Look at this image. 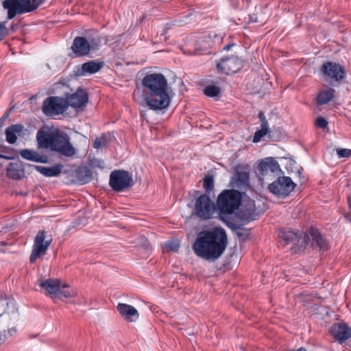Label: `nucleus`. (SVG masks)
I'll list each match as a JSON object with an SVG mask.
<instances>
[{"instance_id": "24", "label": "nucleus", "mask_w": 351, "mask_h": 351, "mask_svg": "<svg viewBox=\"0 0 351 351\" xmlns=\"http://www.w3.org/2000/svg\"><path fill=\"white\" fill-rule=\"evenodd\" d=\"M309 234L311 237V246L314 248H319L321 250H326L328 249V243L326 239L319 234L316 228H311L309 230Z\"/></svg>"}, {"instance_id": "23", "label": "nucleus", "mask_w": 351, "mask_h": 351, "mask_svg": "<svg viewBox=\"0 0 351 351\" xmlns=\"http://www.w3.org/2000/svg\"><path fill=\"white\" fill-rule=\"evenodd\" d=\"M19 154L23 158L27 160L40 163H47L48 162V158L46 155H41L38 152L33 149H21L19 151Z\"/></svg>"}, {"instance_id": "5", "label": "nucleus", "mask_w": 351, "mask_h": 351, "mask_svg": "<svg viewBox=\"0 0 351 351\" xmlns=\"http://www.w3.org/2000/svg\"><path fill=\"white\" fill-rule=\"evenodd\" d=\"M45 0H5L3 7L8 10V19L36 10Z\"/></svg>"}, {"instance_id": "28", "label": "nucleus", "mask_w": 351, "mask_h": 351, "mask_svg": "<svg viewBox=\"0 0 351 351\" xmlns=\"http://www.w3.org/2000/svg\"><path fill=\"white\" fill-rule=\"evenodd\" d=\"M335 93L332 88L321 90L317 96V104L322 106L328 104L335 97Z\"/></svg>"}, {"instance_id": "30", "label": "nucleus", "mask_w": 351, "mask_h": 351, "mask_svg": "<svg viewBox=\"0 0 351 351\" xmlns=\"http://www.w3.org/2000/svg\"><path fill=\"white\" fill-rule=\"evenodd\" d=\"M75 178L80 184H86L92 180V172L87 167H82L75 171Z\"/></svg>"}, {"instance_id": "12", "label": "nucleus", "mask_w": 351, "mask_h": 351, "mask_svg": "<svg viewBox=\"0 0 351 351\" xmlns=\"http://www.w3.org/2000/svg\"><path fill=\"white\" fill-rule=\"evenodd\" d=\"M68 108L65 99L59 97H49L43 101V112L47 116H54L63 114Z\"/></svg>"}, {"instance_id": "39", "label": "nucleus", "mask_w": 351, "mask_h": 351, "mask_svg": "<svg viewBox=\"0 0 351 351\" xmlns=\"http://www.w3.org/2000/svg\"><path fill=\"white\" fill-rule=\"evenodd\" d=\"M6 34L5 27L0 23V41L3 40Z\"/></svg>"}, {"instance_id": "4", "label": "nucleus", "mask_w": 351, "mask_h": 351, "mask_svg": "<svg viewBox=\"0 0 351 351\" xmlns=\"http://www.w3.org/2000/svg\"><path fill=\"white\" fill-rule=\"evenodd\" d=\"M242 195L239 191L224 189L217 198V208L221 218L232 215L241 204Z\"/></svg>"}, {"instance_id": "1", "label": "nucleus", "mask_w": 351, "mask_h": 351, "mask_svg": "<svg viewBox=\"0 0 351 351\" xmlns=\"http://www.w3.org/2000/svg\"><path fill=\"white\" fill-rule=\"evenodd\" d=\"M141 90L142 98L150 110H164L170 104L167 80L162 73H147L143 77L141 88L137 86L133 93L136 101L141 99Z\"/></svg>"}, {"instance_id": "35", "label": "nucleus", "mask_w": 351, "mask_h": 351, "mask_svg": "<svg viewBox=\"0 0 351 351\" xmlns=\"http://www.w3.org/2000/svg\"><path fill=\"white\" fill-rule=\"evenodd\" d=\"M339 158H349L351 156V149L346 148H338L336 150Z\"/></svg>"}, {"instance_id": "3", "label": "nucleus", "mask_w": 351, "mask_h": 351, "mask_svg": "<svg viewBox=\"0 0 351 351\" xmlns=\"http://www.w3.org/2000/svg\"><path fill=\"white\" fill-rule=\"evenodd\" d=\"M36 140L40 148L50 149L66 157L75 154V149L71 144L69 136L58 130H39Z\"/></svg>"}, {"instance_id": "45", "label": "nucleus", "mask_w": 351, "mask_h": 351, "mask_svg": "<svg viewBox=\"0 0 351 351\" xmlns=\"http://www.w3.org/2000/svg\"><path fill=\"white\" fill-rule=\"evenodd\" d=\"M237 235H238V236H241V235H242V234H241V233H239V232H238V233H237Z\"/></svg>"}, {"instance_id": "19", "label": "nucleus", "mask_w": 351, "mask_h": 351, "mask_svg": "<svg viewBox=\"0 0 351 351\" xmlns=\"http://www.w3.org/2000/svg\"><path fill=\"white\" fill-rule=\"evenodd\" d=\"M104 66L102 61L90 60L82 64L75 71L77 76H84L87 74H94L100 71Z\"/></svg>"}, {"instance_id": "34", "label": "nucleus", "mask_w": 351, "mask_h": 351, "mask_svg": "<svg viewBox=\"0 0 351 351\" xmlns=\"http://www.w3.org/2000/svg\"><path fill=\"white\" fill-rule=\"evenodd\" d=\"M267 133H269V132L265 130H258L254 135L253 137V142L254 143H258L261 141V138L265 136Z\"/></svg>"}, {"instance_id": "29", "label": "nucleus", "mask_w": 351, "mask_h": 351, "mask_svg": "<svg viewBox=\"0 0 351 351\" xmlns=\"http://www.w3.org/2000/svg\"><path fill=\"white\" fill-rule=\"evenodd\" d=\"M182 50L184 53H187L189 55L200 54L197 42L191 36L187 38L186 42L182 47Z\"/></svg>"}, {"instance_id": "21", "label": "nucleus", "mask_w": 351, "mask_h": 351, "mask_svg": "<svg viewBox=\"0 0 351 351\" xmlns=\"http://www.w3.org/2000/svg\"><path fill=\"white\" fill-rule=\"evenodd\" d=\"M244 202L245 204L242 206L239 211V218L245 222L256 220L257 215L256 213L255 202L249 199Z\"/></svg>"}, {"instance_id": "7", "label": "nucleus", "mask_w": 351, "mask_h": 351, "mask_svg": "<svg viewBox=\"0 0 351 351\" xmlns=\"http://www.w3.org/2000/svg\"><path fill=\"white\" fill-rule=\"evenodd\" d=\"M99 37L77 36L74 38L71 49L75 57L88 56L90 51H97L99 47Z\"/></svg>"}, {"instance_id": "41", "label": "nucleus", "mask_w": 351, "mask_h": 351, "mask_svg": "<svg viewBox=\"0 0 351 351\" xmlns=\"http://www.w3.org/2000/svg\"><path fill=\"white\" fill-rule=\"evenodd\" d=\"M258 119H260L261 122V121H267L266 117H265V114H264L263 112H260L258 113Z\"/></svg>"}, {"instance_id": "33", "label": "nucleus", "mask_w": 351, "mask_h": 351, "mask_svg": "<svg viewBox=\"0 0 351 351\" xmlns=\"http://www.w3.org/2000/svg\"><path fill=\"white\" fill-rule=\"evenodd\" d=\"M110 138V135L109 134H104L100 138H97L93 143V147L99 149L106 147L108 143Z\"/></svg>"}, {"instance_id": "6", "label": "nucleus", "mask_w": 351, "mask_h": 351, "mask_svg": "<svg viewBox=\"0 0 351 351\" xmlns=\"http://www.w3.org/2000/svg\"><path fill=\"white\" fill-rule=\"evenodd\" d=\"M280 237L285 245L292 244V254L304 251L310 243L309 235L300 230H283L280 231Z\"/></svg>"}, {"instance_id": "38", "label": "nucleus", "mask_w": 351, "mask_h": 351, "mask_svg": "<svg viewBox=\"0 0 351 351\" xmlns=\"http://www.w3.org/2000/svg\"><path fill=\"white\" fill-rule=\"evenodd\" d=\"M75 295L74 292L70 291L69 290H62L61 288L60 289L58 295L59 298H71Z\"/></svg>"}, {"instance_id": "14", "label": "nucleus", "mask_w": 351, "mask_h": 351, "mask_svg": "<svg viewBox=\"0 0 351 351\" xmlns=\"http://www.w3.org/2000/svg\"><path fill=\"white\" fill-rule=\"evenodd\" d=\"M259 180L263 181L265 179L271 180L275 173L280 171L278 162L272 157L265 158L262 160L257 166Z\"/></svg>"}, {"instance_id": "25", "label": "nucleus", "mask_w": 351, "mask_h": 351, "mask_svg": "<svg viewBox=\"0 0 351 351\" xmlns=\"http://www.w3.org/2000/svg\"><path fill=\"white\" fill-rule=\"evenodd\" d=\"M39 286L45 289L49 294L57 295L60 288L67 287V285H61L59 280L47 279L39 283Z\"/></svg>"}, {"instance_id": "18", "label": "nucleus", "mask_w": 351, "mask_h": 351, "mask_svg": "<svg viewBox=\"0 0 351 351\" xmlns=\"http://www.w3.org/2000/svg\"><path fill=\"white\" fill-rule=\"evenodd\" d=\"M235 187L243 189L250 184L249 167L247 166H237L233 178Z\"/></svg>"}, {"instance_id": "42", "label": "nucleus", "mask_w": 351, "mask_h": 351, "mask_svg": "<svg viewBox=\"0 0 351 351\" xmlns=\"http://www.w3.org/2000/svg\"><path fill=\"white\" fill-rule=\"evenodd\" d=\"M16 330L15 328H12L11 329L9 330V333L10 335H12L14 333H16Z\"/></svg>"}, {"instance_id": "31", "label": "nucleus", "mask_w": 351, "mask_h": 351, "mask_svg": "<svg viewBox=\"0 0 351 351\" xmlns=\"http://www.w3.org/2000/svg\"><path fill=\"white\" fill-rule=\"evenodd\" d=\"M215 180L213 176L207 175L203 178V187L206 193L210 194L214 189Z\"/></svg>"}, {"instance_id": "27", "label": "nucleus", "mask_w": 351, "mask_h": 351, "mask_svg": "<svg viewBox=\"0 0 351 351\" xmlns=\"http://www.w3.org/2000/svg\"><path fill=\"white\" fill-rule=\"evenodd\" d=\"M63 166L58 164L52 167L35 166V169L46 177H55L61 173Z\"/></svg>"}, {"instance_id": "17", "label": "nucleus", "mask_w": 351, "mask_h": 351, "mask_svg": "<svg viewBox=\"0 0 351 351\" xmlns=\"http://www.w3.org/2000/svg\"><path fill=\"white\" fill-rule=\"evenodd\" d=\"M65 100L68 103V106L80 110L86 106L88 101V95L84 89L79 88L75 93L68 96Z\"/></svg>"}, {"instance_id": "44", "label": "nucleus", "mask_w": 351, "mask_h": 351, "mask_svg": "<svg viewBox=\"0 0 351 351\" xmlns=\"http://www.w3.org/2000/svg\"><path fill=\"white\" fill-rule=\"evenodd\" d=\"M0 158H6L5 156L0 154Z\"/></svg>"}, {"instance_id": "20", "label": "nucleus", "mask_w": 351, "mask_h": 351, "mask_svg": "<svg viewBox=\"0 0 351 351\" xmlns=\"http://www.w3.org/2000/svg\"><path fill=\"white\" fill-rule=\"evenodd\" d=\"M117 309L121 317L127 322H135L139 317L136 308L130 304L119 303Z\"/></svg>"}, {"instance_id": "8", "label": "nucleus", "mask_w": 351, "mask_h": 351, "mask_svg": "<svg viewBox=\"0 0 351 351\" xmlns=\"http://www.w3.org/2000/svg\"><path fill=\"white\" fill-rule=\"evenodd\" d=\"M216 206L208 194H202L195 201L193 213L200 219L207 220L212 217Z\"/></svg>"}, {"instance_id": "46", "label": "nucleus", "mask_w": 351, "mask_h": 351, "mask_svg": "<svg viewBox=\"0 0 351 351\" xmlns=\"http://www.w3.org/2000/svg\"><path fill=\"white\" fill-rule=\"evenodd\" d=\"M3 121V118L0 119V121Z\"/></svg>"}, {"instance_id": "11", "label": "nucleus", "mask_w": 351, "mask_h": 351, "mask_svg": "<svg viewBox=\"0 0 351 351\" xmlns=\"http://www.w3.org/2000/svg\"><path fill=\"white\" fill-rule=\"evenodd\" d=\"M109 185L115 191H123L133 185L132 178L126 171L115 170L110 173Z\"/></svg>"}, {"instance_id": "37", "label": "nucleus", "mask_w": 351, "mask_h": 351, "mask_svg": "<svg viewBox=\"0 0 351 351\" xmlns=\"http://www.w3.org/2000/svg\"><path fill=\"white\" fill-rule=\"evenodd\" d=\"M165 246L173 252H177L180 247V245L176 241H169L166 243Z\"/></svg>"}, {"instance_id": "32", "label": "nucleus", "mask_w": 351, "mask_h": 351, "mask_svg": "<svg viewBox=\"0 0 351 351\" xmlns=\"http://www.w3.org/2000/svg\"><path fill=\"white\" fill-rule=\"evenodd\" d=\"M204 93L210 97H219L221 94V88L214 85L207 86L204 88Z\"/></svg>"}, {"instance_id": "10", "label": "nucleus", "mask_w": 351, "mask_h": 351, "mask_svg": "<svg viewBox=\"0 0 351 351\" xmlns=\"http://www.w3.org/2000/svg\"><path fill=\"white\" fill-rule=\"evenodd\" d=\"M245 65V60L236 56H227L217 62V69L221 73L230 75L240 71Z\"/></svg>"}, {"instance_id": "36", "label": "nucleus", "mask_w": 351, "mask_h": 351, "mask_svg": "<svg viewBox=\"0 0 351 351\" xmlns=\"http://www.w3.org/2000/svg\"><path fill=\"white\" fill-rule=\"evenodd\" d=\"M316 127L324 129L328 126V121L323 117H318L315 122Z\"/></svg>"}, {"instance_id": "26", "label": "nucleus", "mask_w": 351, "mask_h": 351, "mask_svg": "<svg viewBox=\"0 0 351 351\" xmlns=\"http://www.w3.org/2000/svg\"><path fill=\"white\" fill-rule=\"evenodd\" d=\"M24 129L21 124H14L7 128L5 132L6 141L10 144H14L17 140L16 134L20 135Z\"/></svg>"}, {"instance_id": "13", "label": "nucleus", "mask_w": 351, "mask_h": 351, "mask_svg": "<svg viewBox=\"0 0 351 351\" xmlns=\"http://www.w3.org/2000/svg\"><path fill=\"white\" fill-rule=\"evenodd\" d=\"M52 241L51 239H46V232L39 230L34 239L32 251L29 256L31 263H34L38 258L44 256Z\"/></svg>"}, {"instance_id": "9", "label": "nucleus", "mask_w": 351, "mask_h": 351, "mask_svg": "<svg viewBox=\"0 0 351 351\" xmlns=\"http://www.w3.org/2000/svg\"><path fill=\"white\" fill-rule=\"evenodd\" d=\"M295 184L287 176L278 178L268 185L270 193L279 198H286L293 191Z\"/></svg>"}, {"instance_id": "40", "label": "nucleus", "mask_w": 351, "mask_h": 351, "mask_svg": "<svg viewBox=\"0 0 351 351\" xmlns=\"http://www.w3.org/2000/svg\"><path fill=\"white\" fill-rule=\"evenodd\" d=\"M261 129L265 130L270 132L267 121H261Z\"/></svg>"}, {"instance_id": "15", "label": "nucleus", "mask_w": 351, "mask_h": 351, "mask_svg": "<svg viewBox=\"0 0 351 351\" xmlns=\"http://www.w3.org/2000/svg\"><path fill=\"white\" fill-rule=\"evenodd\" d=\"M322 74L326 78L339 82L346 76L343 67L339 63L327 61L320 67Z\"/></svg>"}, {"instance_id": "22", "label": "nucleus", "mask_w": 351, "mask_h": 351, "mask_svg": "<svg viewBox=\"0 0 351 351\" xmlns=\"http://www.w3.org/2000/svg\"><path fill=\"white\" fill-rule=\"evenodd\" d=\"M7 176L12 180H21L25 176V165L21 161L10 162L6 168Z\"/></svg>"}, {"instance_id": "2", "label": "nucleus", "mask_w": 351, "mask_h": 351, "mask_svg": "<svg viewBox=\"0 0 351 351\" xmlns=\"http://www.w3.org/2000/svg\"><path fill=\"white\" fill-rule=\"evenodd\" d=\"M227 245L226 230L222 228H215L199 232L192 249L197 256L213 262L221 256Z\"/></svg>"}, {"instance_id": "16", "label": "nucleus", "mask_w": 351, "mask_h": 351, "mask_svg": "<svg viewBox=\"0 0 351 351\" xmlns=\"http://www.w3.org/2000/svg\"><path fill=\"white\" fill-rule=\"evenodd\" d=\"M330 333L339 343L351 338V327L345 322L335 323L330 328Z\"/></svg>"}, {"instance_id": "43", "label": "nucleus", "mask_w": 351, "mask_h": 351, "mask_svg": "<svg viewBox=\"0 0 351 351\" xmlns=\"http://www.w3.org/2000/svg\"><path fill=\"white\" fill-rule=\"evenodd\" d=\"M233 45L234 44H228L223 47V49L228 51L230 49V47Z\"/></svg>"}]
</instances>
